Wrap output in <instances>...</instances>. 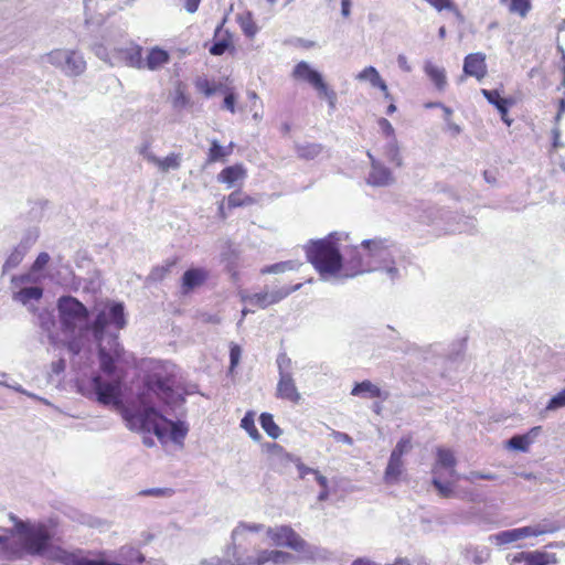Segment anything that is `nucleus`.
<instances>
[{"label": "nucleus", "mask_w": 565, "mask_h": 565, "mask_svg": "<svg viewBox=\"0 0 565 565\" xmlns=\"http://www.w3.org/2000/svg\"><path fill=\"white\" fill-rule=\"evenodd\" d=\"M463 73L481 81L487 75L486 55L483 53L468 54L463 61Z\"/></svg>", "instance_id": "obj_15"}, {"label": "nucleus", "mask_w": 565, "mask_h": 565, "mask_svg": "<svg viewBox=\"0 0 565 565\" xmlns=\"http://www.w3.org/2000/svg\"><path fill=\"white\" fill-rule=\"evenodd\" d=\"M92 0H83L84 2V12H85V24L86 25H102L104 22H105V18L103 15H98V17H94L92 13H90V10H89V2Z\"/></svg>", "instance_id": "obj_44"}, {"label": "nucleus", "mask_w": 565, "mask_h": 565, "mask_svg": "<svg viewBox=\"0 0 565 565\" xmlns=\"http://www.w3.org/2000/svg\"><path fill=\"white\" fill-rule=\"evenodd\" d=\"M411 439L409 438H402L393 449L392 454L396 457H403L409 449H411Z\"/></svg>", "instance_id": "obj_52"}, {"label": "nucleus", "mask_w": 565, "mask_h": 565, "mask_svg": "<svg viewBox=\"0 0 565 565\" xmlns=\"http://www.w3.org/2000/svg\"><path fill=\"white\" fill-rule=\"evenodd\" d=\"M341 236V233H331L326 238L312 241L306 246L307 259L322 280L348 279L379 271L394 282L405 275V262L388 241L365 239L360 246L352 247L343 257L338 246Z\"/></svg>", "instance_id": "obj_2"}, {"label": "nucleus", "mask_w": 565, "mask_h": 565, "mask_svg": "<svg viewBox=\"0 0 565 565\" xmlns=\"http://www.w3.org/2000/svg\"><path fill=\"white\" fill-rule=\"evenodd\" d=\"M10 520L13 522L12 535L19 545L12 546L7 533L0 534V551L9 559L23 555L46 556L65 565H139L145 561L141 552L131 546H122L114 557L97 561L88 559L81 553L51 548L54 536L52 521H23L13 514H10Z\"/></svg>", "instance_id": "obj_3"}, {"label": "nucleus", "mask_w": 565, "mask_h": 565, "mask_svg": "<svg viewBox=\"0 0 565 565\" xmlns=\"http://www.w3.org/2000/svg\"><path fill=\"white\" fill-rule=\"evenodd\" d=\"M433 486L438 491V494L443 498H452L455 497V491L452 484L449 482H443L441 476H433L431 480Z\"/></svg>", "instance_id": "obj_40"}, {"label": "nucleus", "mask_w": 565, "mask_h": 565, "mask_svg": "<svg viewBox=\"0 0 565 565\" xmlns=\"http://www.w3.org/2000/svg\"><path fill=\"white\" fill-rule=\"evenodd\" d=\"M397 65H398V67H399L402 71H404V72H406V73H409V72L412 71V66H411V64L408 63V60H407V57H406L404 54H399V55L397 56Z\"/></svg>", "instance_id": "obj_61"}, {"label": "nucleus", "mask_w": 565, "mask_h": 565, "mask_svg": "<svg viewBox=\"0 0 565 565\" xmlns=\"http://www.w3.org/2000/svg\"><path fill=\"white\" fill-rule=\"evenodd\" d=\"M299 267H300L299 262L286 260V262L276 263V264H273L269 266H265L260 269V273L263 275H265V274H282L286 271L298 270Z\"/></svg>", "instance_id": "obj_32"}, {"label": "nucleus", "mask_w": 565, "mask_h": 565, "mask_svg": "<svg viewBox=\"0 0 565 565\" xmlns=\"http://www.w3.org/2000/svg\"><path fill=\"white\" fill-rule=\"evenodd\" d=\"M181 153L172 152L163 159L157 157V161H153L152 164L157 166L161 172H168L170 170H178L181 166Z\"/></svg>", "instance_id": "obj_30"}, {"label": "nucleus", "mask_w": 565, "mask_h": 565, "mask_svg": "<svg viewBox=\"0 0 565 565\" xmlns=\"http://www.w3.org/2000/svg\"><path fill=\"white\" fill-rule=\"evenodd\" d=\"M265 530L263 524L241 522L232 532V546L227 554L234 565H252L243 562L244 557H257L256 545L263 542L260 532Z\"/></svg>", "instance_id": "obj_5"}, {"label": "nucleus", "mask_w": 565, "mask_h": 565, "mask_svg": "<svg viewBox=\"0 0 565 565\" xmlns=\"http://www.w3.org/2000/svg\"><path fill=\"white\" fill-rule=\"evenodd\" d=\"M51 257L47 253L42 252L38 255L36 259L31 266V271L36 273L42 270L50 262Z\"/></svg>", "instance_id": "obj_51"}, {"label": "nucleus", "mask_w": 565, "mask_h": 565, "mask_svg": "<svg viewBox=\"0 0 565 565\" xmlns=\"http://www.w3.org/2000/svg\"><path fill=\"white\" fill-rule=\"evenodd\" d=\"M271 455L279 459L281 462H294L298 469L299 477L303 479L307 475L316 473V469L309 468L305 466L298 457L292 456L291 454L285 451V449L278 444H271L269 447Z\"/></svg>", "instance_id": "obj_17"}, {"label": "nucleus", "mask_w": 565, "mask_h": 565, "mask_svg": "<svg viewBox=\"0 0 565 565\" xmlns=\"http://www.w3.org/2000/svg\"><path fill=\"white\" fill-rule=\"evenodd\" d=\"M404 463L401 457L391 455L387 467L385 469L384 479L387 483H395L398 481L403 472Z\"/></svg>", "instance_id": "obj_28"}, {"label": "nucleus", "mask_w": 565, "mask_h": 565, "mask_svg": "<svg viewBox=\"0 0 565 565\" xmlns=\"http://www.w3.org/2000/svg\"><path fill=\"white\" fill-rule=\"evenodd\" d=\"M489 541L495 545H507L520 541L518 527L504 530L489 536Z\"/></svg>", "instance_id": "obj_31"}, {"label": "nucleus", "mask_w": 565, "mask_h": 565, "mask_svg": "<svg viewBox=\"0 0 565 565\" xmlns=\"http://www.w3.org/2000/svg\"><path fill=\"white\" fill-rule=\"evenodd\" d=\"M351 395L362 398H381L383 401L388 397L387 392L382 391L369 380L356 383L351 391Z\"/></svg>", "instance_id": "obj_18"}, {"label": "nucleus", "mask_w": 565, "mask_h": 565, "mask_svg": "<svg viewBox=\"0 0 565 565\" xmlns=\"http://www.w3.org/2000/svg\"><path fill=\"white\" fill-rule=\"evenodd\" d=\"M296 557L287 552L278 550H262L257 552V557H244L243 562L252 565H288L294 563Z\"/></svg>", "instance_id": "obj_9"}, {"label": "nucleus", "mask_w": 565, "mask_h": 565, "mask_svg": "<svg viewBox=\"0 0 565 565\" xmlns=\"http://www.w3.org/2000/svg\"><path fill=\"white\" fill-rule=\"evenodd\" d=\"M518 530H519V534H520V540H523L526 537H536V533H535V530L532 524L522 526V527H518Z\"/></svg>", "instance_id": "obj_59"}, {"label": "nucleus", "mask_w": 565, "mask_h": 565, "mask_svg": "<svg viewBox=\"0 0 565 565\" xmlns=\"http://www.w3.org/2000/svg\"><path fill=\"white\" fill-rule=\"evenodd\" d=\"M46 61L68 77L79 76L86 70V61L83 54L75 50H53L46 55Z\"/></svg>", "instance_id": "obj_7"}, {"label": "nucleus", "mask_w": 565, "mask_h": 565, "mask_svg": "<svg viewBox=\"0 0 565 565\" xmlns=\"http://www.w3.org/2000/svg\"><path fill=\"white\" fill-rule=\"evenodd\" d=\"M302 284H296L294 286H286L274 289L271 291H260L253 294L252 305L256 306L260 309H266L267 307L278 303L285 298H287L290 294L299 290Z\"/></svg>", "instance_id": "obj_8"}, {"label": "nucleus", "mask_w": 565, "mask_h": 565, "mask_svg": "<svg viewBox=\"0 0 565 565\" xmlns=\"http://www.w3.org/2000/svg\"><path fill=\"white\" fill-rule=\"evenodd\" d=\"M121 58L128 66L136 68H145V61L141 54L140 46H130L124 50H120Z\"/></svg>", "instance_id": "obj_26"}, {"label": "nucleus", "mask_w": 565, "mask_h": 565, "mask_svg": "<svg viewBox=\"0 0 565 565\" xmlns=\"http://www.w3.org/2000/svg\"><path fill=\"white\" fill-rule=\"evenodd\" d=\"M466 557L477 565L489 561L490 550L488 547H472L467 550Z\"/></svg>", "instance_id": "obj_36"}, {"label": "nucleus", "mask_w": 565, "mask_h": 565, "mask_svg": "<svg viewBox=\"0 0 565 565\" xmlns=\"http://www.w3.org/2000/svg\"><path fill=\"white\" fill-rule=\"evenodd\" d=\"M318 94L320 96H323L328 100V104H329V107L331 110H333L335 108L337 94L333 89H330L327 84L323 86V88H321L318 92Z\"/></svg>", "instance_id": "obj_53"}, {"label": "nucleus", "mask_w": 565, "mask_h": 565, "mask_svg": "<svg viewBox=\"0 0 565 565\" xmlns=\"http://www.w3.org/2000/svg\"><path fill=\"white\" fill-rule=\"evenodd\" d=\"M266 536L277 546H287L299 553L308 559L326 558V551L309 545L290 526L281 525L266 529Z\"/></svg>", "instance_id": "obj_6"}, {"label": "nucleus", "mask_w": 565, "mask_h": 565, "mask_svg": "<svg viewBox=\"0 0 565 565\" xmlns=\"http://www.w3.org/2000/svg\"><path fill=\"white\" fill-rule=\"evenodd\" d=\"M295 150L299 158L305 160H313L322 153L323 146L316 142L296 143Z\"/></svg>", "instance_id": "obj_25"}, {"label": "nucleus", "mask_w": 565, "mask_h": 565, "mask_svg": "<svg viewBox=\"0 0 565 565\" xmlns=\"http://www.w3.org/2000/svg\"><path fill=\"white\" fill-rule=\"evenodd\" d=\"M532 525L535 530L536 536L555 533L561 527L558 523L548 519L541 520Z\"/></svg>", "instance_id": "obj_38"}, {"label": "nucleus", "mask_w": 565, "mask_h": 565, "mask_svg": "<svg viewBox=\"0 0 565 565\" xmlns=\"http://www.w3.org/2000/svg\"><path fill=\"white\" fill-rule=\"evenodd\" d=\"M481 94L491 105L498 109L500 115H505V113H509V108L514 104L513 99L502 97L497 89L490 90L483 88L481 89Z\"/></svg>", "instance_id": "obj_22"}, {"label": "nucleus", "mask_w": 565, "mask_h": 565, "mask_svg": "<svg viewBox=\"0 0 565 565\" xmlns=\"http://www.w3.org/2000/svg\"><path fill=\"white\" fill-rule=\"evenodd\" d=\"M241 348L237 344H232L230 350L231 369H234L241 359Z\"/></svg>", "instance_id": "obj_56"}, {"label": "nucleus", "mask_w": 565, "mask_h": 565, "mask_svg": "<svg viewBox=\"0 0 565 565\" xmlns=\"http://www.w3.org/2000/svg\"><path fill=\"white\" fill-rule=\"evenodd\" d=\"M169 489L163 488H151L140 492L142 495L161 497L169 492Z\"/></svg>", "instance_id": "obj_60"}, {"label": "nucleus", "mask_w": 565, "mask_h": 565, "mask_svg": "<svg viewBox=\"0 0 565 565\" xmlns=\"http://www.w3.org/2000/svg\"><path fill=\"white\" fill-rule=\"evenodd\" d=\"M234 143L230 142L228 146L224 147L218 143L217 140L211 141V147L207 153V162L213 163L224 160L233 152Z\"/></svg>", "instance_id": "obj_27"}, {"label": "nucleus", "mask_w": 565, "mask_h": 565, "mask_svg": "<svg viewBox=\"0 0 565 565\" xmlns=\"http://www.w3.org/2000/svg\"><path fill=\"white\" fill-rule=\"evenodd\" d=\"M51 366L54 373L60 374L65 370V361L63 359H60L53 362Z\"/></svg>", "instance_id": "obj_64"}, {"label": "nucleus", "mask_w": 565, "mask_h": 565, "mask_svg": "<svg viewBox=\"0 0 565 565\" xmlns=\"http://www.w3.org/2000/svg\"><path fill=\"white\" fill-rule=\"evenodd\" d=\"M532 444V437L530 435H515L508 440V446L511 449L519 451H527L529 446Z\"/></svg>", "instance_id": "obj_39"}, {"label": "nucleus", "mask_w": 565, "mask_h": 565, "mask_svg": "<svg viewBox=\"0 0 565 565\" xmlns=\"http://www.w3.org/2000/svg\"><path fill=\"white\" fill-rule=\"evenodd\" d=\"M6 379H7V374H4V373L0 374V385H3V386L9 387V388H12L15 392L24 394V395H26V396H29L31 398L41 401V402H43V403H45L47 405L50 404L46 399H44L42 397H39L35 394H33V393H30V392L25 391L20 384L15 383V382H12V383L8 382Z\"/></svg>", "instance_id": "obj_41"}, {"label": "nucleus", "mask_w": 565, "mask_h": 565, "mask_svg": "<svg viewBox=\"0 0 565 565\" xmlns=\"http://www.w3.org/2000/svg\"><path fill=\"white\" fill-rule=\"evenodd\" d=\"M210 277V271L204 267H192L184 271L182 276V290L188 294L202 286Z\"/></svg>", "instance_id": "obj_16"}, {"label": "nucleus", "mask_w": 565, "mask_h": 565, "mask_svg": "<svg viewBox=\"0 0 565 565\" xmlns=\"http://www.w3.org/2000/svg\"><path fill=\"white\" fill-rule=\"evenodd\" d=\"M241 427L246 430L253 440L258 441L260 439L262 436L255 426L254 414L252 412L246 413L242 418Z\"/></svg>", "instance_id": "obj_37"}, {"label": "nucleus", "mask_w": 565, "mask_h": 565, "mask_svg": "<svg viewBox=\"0 0 565 565\" xmlns=\"http://www.w3.org/2000/svg\"><path fill=\"white\" fill-rule=\"evenodd\" d=\"M278 365L279 381L277 384V397L298 404L301 399V395L298 392L292 374L282 369L281 362H278Z\"/></svg>", "instance_id": "obj_10"}, {"label": "nucleus", "mask_w": 565, "mask_h": 565, "mask_svg": "<svg viewBox=\"0 0 565 565\" xmlns=\"http://www.w3.org/2000/svg\"><path fill=\"white\" fill-rule=\"evenodd\" d=\"M235 103H236V96L233 93H228L223 102V107L231 111L232 114L235 113Z\"/></svg>", "instance_id": "obj_58"}, {"label": "nucleus", "mask_w": 565, "mask_h": 565, "mask_svg": "<svg viewBox=\"0 0 565 565\" xmlns=\"http://www.w3.org/2000/svg\"><path fill=\"white\" fill-rule=\"evenodd\" d=\"M380 78V73L373 66L365 67L356 75L358 81H367L372 86H374V83H376Z\"/></svg>", "instance_id": "obj_42"}, {"label": "nucleus", "mask_w": 565, "mask_h": 565, "mask_svg": "<svg viewBox=\"0 0 565 565\" xmlns=\"http://www.w3.org/2000/svg\"><path fill=\"white\" fill-rule=\"evenodd\" d=\"M383 156L395 167H402L403 158L396 138L386 140V143L383 147Z\"/></svg>", "instance_id": "obj_29"}, {"label": "nucleus", "mask_w": 565, "mask_h": 565, "mask_svg": "<svg viewBox=\"0 0 565 565\" xmlns=\"http://www.w3.org/2000/svg\"><path fill=\"white\" fill-rule=\"evenodd\" d=\"M138 152L150 163L157 161V156L150 150V145L148 142L143 143L139 148Z\"/></svg>", "instance_id": "obj_55"}, {"label": "nucleus", "mask_w": 565, "mask_h": 565, "mask_svg": "<svg viewBox=\"0 0 565 565\" xmlns=\"http://www.w3.org/2000/svg\"><path fill=\"white\" fill-rule=\"evenodd\" d=\"M457 463L454 451L449 448L437 447L436 449V461L433 466L431 473L433 476H441L440 471L443 469L448 471L450 477H456L458 479V475L455 470V466Z\"/></svg>", "instance_id": "obj_11"}, {"label": "nucleus", "mask_w": 565, "mask_h": 565, "mask_svg": "<svg viewBox=\"0 0 565 565\" xmlns=\"http://www.w3.org/2000/svg\"><path fill=\"white\" fill-rule=\"evenodd\" d=\"M34 238H28L25 242L18 247H15L11 254L8 256L7 260L2 266V273L6 274L11 269L15 268L24 258L29 246L35 241Z\"/></svg>", "instance_id": "obj_20"}, {"label": "nucleus", "mask_w": 565, "mask_h": 565, "mask_svg": "<svg viewBox=\"0 0 565 565\" xmlns=\"http://www.w3.org/2000/svg\"><path fill=\"white\" fill-rule=\"evenodd\" d=\"M377 124L381 132L386 138V140L396 138L395 129L386 118H380Z\"/></svg>", "instance_id": "obj_48"}, {"label": "nucleus", "mask_w": 565, "mask_h": 565, "mask_svg": "<svg viewBox=\"0 0 565 565\" xmlns=\"http://www.w3.org/2000/svg\"><path fill=\"white\" fill-rule=\"evenodd\" d=\"M458 479H463L466 481L473 482L477 479L495 480L497 478L493 473H483V472H479V471H471L468 475L458 477Z\"/></svg>", "instance_id": "obj_50"}, {"label": "nucleus", "mask_w": 565, "mask_h": 565, "mask_svg": "<svg viewBox=\"0 0 565 565\" xmlns=\"http://www.w3.org/2000/svg\"><path fill=\"white\" fill-rule=\"evenodd\" d=\"M230 45L231 41L228 39H221L215 41L209 51L212 55L220 56L226 52Z\"/></svg>", "instance_id": "obj_47"}, {"label": "nucleus", "mask_w": 565, "mask_h": 565, "mask_svg": "<svg viewBox=\"0 0 565 565\" xmlns=\"http://www.w3.org/2000/svg\"><path fill=\"white\" fill-rule=\"evenodd\" d=\"M552 136H553V148L557 149L563 147V143L561 142V129L559 127H554L552 129Z\"/></svg>", "instance_id": "obj_62"}, {"label": "nucleus", "mask_w": 565, "mask_h": 565, "mask_svg": "<svg viewBox=\"0 0 565 565\" xmlns=\"http://www.w3.org/2000/svg\"><path fill=\"white\" fill-rule=\"evenodd\" d=\"M246 178V169L242 164H234L224 168L217 174V181L225 183L227 188L235 186L239 181Z\"/></svg>", "instance_id": "obj_19"}, {"label": "nucleus", "mask_w": 565, "mask_h": 565, "mask_svg": "<svg viewBox=\"0 0 565 565\" xmlns=\"http://www.w3.org/2000/svg\"><path fill=\"white\" fill-rule=\"evenodd\" d=\"M330 437H332L333 440H335L337 443H343V444H347V445H350V446L353 445L352 437L349 436L345 433L332 429L331 433H330Z\"/></svg>", "instance_id": "obj_54"}, {"label": "nucleus", "mask_w": 565, "mask_h": 565, "mask_svg": "<svg viewBox=\"0 0 565 565\" xmlns=\"http://www.w3.org/2000/svg\"><path fill=\"white\" fill-rule=\"evenodd\" d=\"M565 406V388L554 395L548 404L546 405L545 411H556Z\"/></svg>", "instance_id": "obj_46"}, {"label": "nucleus", "mask_w": 565, "mask_h": 565, "mask_svg": "<svg viewBox=\"0 0 565 565\" xmlns=\"http://www.w3.org/2000/svg\"><path fill=\"white\" fill-rule=\"evenodd\" d=\"M170 60L169 53L160 47H152L145 61V68L156 71L166 65Z\"/></svg>", "instance_id": "obj_23"}, {"label": "nucleus", "mask_w": 565, "mask_h": 565, "mask_svg": "<svg viewBox=\"0 0 565 565\" xmlns=\"http://www.w3.org/2000/svg\"><path fill=\"white\" fill-rule=\"evenodd\" d=\"M238 24L243 31V33L249 38L253 39L257 32L258 26L256 25L252 12L247 11L243 14H239L237 18Z\"/></svg>", "instance_id": "obj_33"}, {"label": "nucleus", "mask_w": 565, "mask_h": 565, "mask_svg": "<svg viewBox=\"0 0 565 565\" xmlns=\"http://www.w3.org/2000/svg\"><path fill=\"white\" fill-rule=\"evenodd\" d=\"M260 426L266 434L273 439H277L281 435V429L274 422V417L269 413H263L259 417Z\"/></svg>", "instance_id": "obj_34"}, {"label": "nucleus", "mask_w": 565, "mask_h": 565, "mask_svg": "<svg viewBox=\"0 0 565 565\" xmlns=\"http://www.w3.org/2000/svg\"><path fill=\"white\" fill-rule=\"evenodd\" d=\"M11 281L15 287H18V286H21L24 284L33 282L34 279H33L32 274H23L20 276H13Z\"/></svg>", "instance_id": "obj_57"}, {"label": "nucleus", "mask_w": 565, "mask_h": 565, "mask_svg": "<svg viewBox=\"0 0 565 565\" xmlns=\"http://www.w3.org/2000/svg\"><path fill=\"white\" fill-rule=\"evenodd\" d=\"M424 72L439 92L445 90L447 86V77L444 67L435 65L431 61H426Z\"/></svg>", "instance_id": "obj_21"}, {"label": "nucleus", "mask_w": 565, "mask_h": 565, "mask_svg": "<svg viewBox=\"0 0 565 565\" xmlns=\"http://www.w3.org/2000/svg\"><path fill=\"white\" fill-rule=\"evenodd\" d=\"M351 6H352L351 0H342L341 1V14L344 18H348L351 14Z\"/></svg>", "instance_id": "obj_63"}, {"label": "nucleus", "mask_w": 565, "mask_h": 565, "mask_svg": "<svg viewBox=\"0 0 565 565\" xmlns=\"http://www.w3.org/2000/svg\"><path fill=\"white\" fill-rule=\"evenodd\" d=\"M510 558L520 565H550L556 563L555 554L543 551L519 552L510 555Z\"/></svg>", "instance_id": "obj_13"}, {"label": "nucleus", "mask_w": 565, "mask_h": 565, "mask_svg": "<svg viewBox=\"0 0 565 565\" xmlns=\"http://www.w3.org/2000/svg\"><path fill=\"white\" fill-rule=\"evenodd\" d=\"M43 296V289L38 286L24 287L13 294V299L23 306L32 305L39 301Z\"/></svg>", "instance_id": "obj_24"}, {"label": "nucleus", "mask_w": 565, "mask_h": 565, "mask_svg": "<svg viewBox=\"0 0 565 565\" xmlns=\"http://www.w3.org/2000/svg\"><path fill=\"white\" fill-rule=\"evenodd\" d=\"M114 326L117 330L126 326L125 308L121 302L108 301L97 309L96 317L89 323V332L98 344V360L102 372L108 376H93L90 387L96 401L103 405L120 408L127 427L132 431L152 433L160 440L169 437L174 444L182 445L189 426L182 420H171L160 414L153 398H159L168 406H178L184 398L173 390L172 372L167 376L158 373L149 375L136 398L122 404L124 374L117 373L116 363L124 361L125 350L116 334L106 337V328Z\"/></svg>", "instance_id": "obj_1"}, {"label": "nucleus", "mask_w": 565, "mask_h": 565, "mask_svg": "<svg viewBox=\"0 0 565 565\" xmlns=\"http://www.w3.org/2000/svg\"><path fill=\"white\" fill-rule=\"evenodd\" d=\"M371 159V171L367 177V183L374 186H386L394 182V178L388 168L376 160L371 152H367Z\"/></svg>", "instance_id": "obj_12"}, {"label": "nucleus", "mask_w": 565, "mask_h": 565, "mask_svg": "<svg viewBox=\"0 0 565 565\" xmlns=\"http://www.w3.org/2000/svg\"><path fill=\"white\" fill-rule=\"evenodd\" d=\"M292 76L296 79H300L310 84L317 92H319L326 85L322 75L313 70L309 63L301 61L299 62L294 71Z\"/></svg>", "instance_id": "obj_14"}, {"label": "nucleus", "mask_w": 565, "mask_h": 565, "mask_svg": "<svg viewBox=\"0 0 565 565\" xmlns=\"http://www.w3.org/2000/svg\"><path fill=\"white\" fill-rule=\"evenodd\" d=\"M255 203V200L242 191H234L227 196V205L231 209L247 206Z\"/></svg>", "instance_id": "obj_35"}, {"label": "nucleus", "mask_w": 565, "mask_h": 565, "mask_svg": "<svg viewBox=\"0 0 565 565\" xmlns=\"http://www.w3.org/2000/svg\"><path fill=\"white\" fill-rule=\"evenodd\" d=\"M509 9L511 12L525 17L531 9V0H511Z\"/></svg>", "instance_id": "obj_43"}, {"label": "nucleus", "mask_w": 565, "mask_h": 565, "mask_svg": "<svg viewBox=\"0 0 565 565\" xmlns=\"http://www.w3.org/2000/svg\"><path fill=\"white\" fill-rule=\"evenodd\" d=\"M195 86L200 92L204 93L205 96L207 97L212 96L216 92V88L210 83L207 78H198L195 82Z\"/></svg>", "instance_id": "obj_49"}, {"label": "nucleus", "mask_w": 565, "mask_h": 565, "mask_svg": "<svg viewBox=\"0 0 565 565\" xmlns=\"http://www.w3.org/2000/svg\"><path fill=\"white\" fill-rule=\"evenodd\" d=\"M190 104V98L181 86H178L173 96L172 105L177 109L185 108Z\"/></svg>", "instance_id": "obj_45"}, {"label": "nucleus", "mask_w": 565, "mask_h": 565, "mask_svg": "<svg viewBox=\"0 0 565 565\" xmlns=\"http://www.w3.org/2000/svg\"><path fill=\"white\" fill-rule=\"evenodd\" d=\"M57 311L62 329L65 332L79 331L81 338L89 333L87 308L73 296H62L57 300ZM82 339L68 342V351L78 354L82 350Z\"/></svg>", "instance_id": "obj_4"}]
</instances>
